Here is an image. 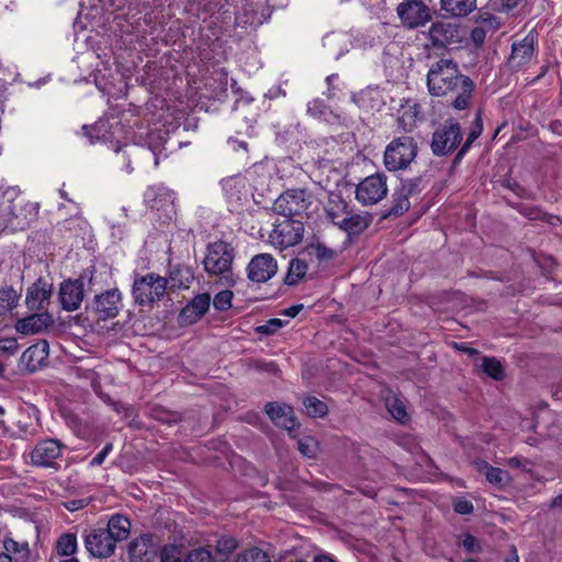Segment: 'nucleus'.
I'll use <instances>...</instances> for the list:
<instances>
[{
	"label": "nucleus",
	"instance_id": "1",
	"mask_svg": "<svg viewBox=\"0 0 562 562\" xmlns=\"http://www.w3.org/2000/svg\"><path fill=\"white\" fill-rule=\"evenodd\" d=\"M427 87L434 97H452L451 104L456 110H465L472 103L474 82L462 75L458 65L450 59H440L430 66Z\"/></svg>",
	"mask_w": 562,
	"mask_h": 562
},
{
	"label": "nucleus",
	"instance_id": "2",
	"mask_svg": "<svg viewBox=\"0 0 562 562\" xmlns=\"http://www.w3.org/2000/svg\"><path fill=\"white\" fill-rule=\"evenodd\" d=\"M417 155V143L411 136L394 138L385 148L384 166L389 171L407 168Z\"/></svg>",
	"mask_w": 562,
	"mask_h": 562
},
{
	"label": "nucleus",
	"instance_id": "3",
	"mask_svg": "<svg viewBox=\"0 0 562 562\" xmlns=\"http://www.w3.org/2000/svg\"><path fill=\"white\" fill-rule=\"evenodd\" d=\"M167 282L164 277L155 273L139 277L133 283V296L140 305L159 301L166 292Z\"/></svg>",
	"mask_w": 562,
	"mask_h": 562
},
{
	"label": "nucleus",
	"instance_id": "4",
	"mask_svg": "<svg viewBox=\"0 0 562 562\" xmlns=\"http://www.w3.org/2000/svg\"><path fill=\"white\" fill-rule=\"evenodd\" d=\"M304 235V224L301 221L285 218L274 225L269 235V243L280 250L300 244Z\"/></svg>",
	"mask_w": 562,
	"mask_h": 562
},
{
	"label": "nucleus",
	"instance_id": "5",
	"mask_svg": "<svg viewBox=\"0 0 562 562\" xmlns=\"http://www.w3.org/2000/svg\"><path fill=\"white\" fill-rule=\"evenodd\" d=\"M312 204V195L306 190H288L274 201L276 213L292 218V216L305 213Z\"/></svg>",
	"mask_w": 562,
	"mask_h": 562
},
{
	"label": "nucleus",
	"instance_id": "6",
	"mask_svg": "<svg viewBox=\"0 0 562 562\" xmlns=\"http://www.w3.org/2000/svg\"><path fill=\"white\" fill-rule=\"evenodd\" d=\"M233 259V248L227 243L215 241L209 245L203 266L209 274L225 276L231 270Z\"/></svg>",
	"mask_w": 562,
	"mask_h": 562
},
{
	"label": "nucleus",
	"instance_id": "7",
	"mask_svg": "<svg viewBox=\"0 0 562 562\" xmlns=\"http://www.w3.org/2000/svg\"><path fill=\"white\" fill-rule=\"evenodd\" d=\"M462 134L460 124L448 120L432 134L431 151L436 156H445L451 153L461 143Z\"/></svg>",
	"mask_w": 562,
	"mask_h": 562
},
{
	"label": "nucleus",
	"instance_id": "8",
	"mask_svg": "<svg viewBox=\"0 0 562 562\" xmlns=\"http://www.w3.org/2000/svg\"><path fill=\"white\" fill-rule=\"evenodd\" d=\"M386 176L375 173L360 181L356 188V199L362 205H373L387 194Z\"/></svg>",
	"mask_w": 562,
	"mask_h": 562
},
{
	"label": "nucleus",
	"instance_id": "9",
	"mask_svg": "<svg viewBox=\"0 0 562 562\" xmlns=\"http://www.w3.org/2000/svg\"><path fill=\"white\" fill-rule=\"evenodd\" d=\"M396 13L404 26L417 29L430 21L429 8L422 0H404L396 7Z\"/></svg>",
	"mask_w": 562,
	"mask_h": 562
},
{
	"label": "nucleus",
	"instance_id": "10",
	"mask_svg": "<svg viewBox=\"0 0 562 562\" xmlns=\"http://www.w3.org/2000/svg\"><path fill=\"white\" fill-rule=\"evenodd\" d=\"M277 272V260L270 254L254 256L247 266V277L256 283L269 281Z\"/></svg>",
	"mask_w": 562,
	"mask_h": 562
},
{
	"label": "nucleus",
	"instance_id": "11",
	"mask_svg": "<svg viewBox=\"0 0 562 562\" xmlns=\"http://www.w3.org/2000/svg\"><path fill=\"white\" fill-rule=\"evenodd\" d=\"M64 445L56 439H45L36 443L31 452V461L36 467L53 468L61 457Z\"/></svg>",
	"mask_w": 562,
	"mask_h": 562
},
{
	"label": "nucleus",
	"instance_id": "12",
	"mask_svg": "<svg viewBox=\"0 0 562 562\" xmlns=\"http://www.w3.org/2000/svg\"><path fill=\"white\" fill-rule=\"evenodd\" d=\"M422 191L419 179H408L401 183L393 194L390 213L402 215L411 207L409 199L419 195Z\"/></svg>",
	"mask_w": 562,
	"mask_h": 562
},
{
	"label": "nucleus",
	"instance_id": "13",
	"mask_svg": "<svg viewBox=\"0 0 562 562\" xmlns=\"http://www.w3.org/2000/svg\"><path fill=\"white\" fill-rule=\"evenodd\" d=\"M85 547L94 558H109L114 553L115 542L104 529H94L86 536Z\"/></svg>",
	"mask_w": 562,
	"mask_h": 562
},
{
	"label": "nucleus",
	"instance_id": "14",
	"mask_svg": "<svg viewBox=\"0 0 562 562\" xmlns=\"http://www.w3.org/2000/svg\"><path fill=\"white\" fill-rule=\"evenodd\" d=\"M85 297L83 283L80 280H66L59 288V301L65 311H77Z\"/></svg>",
	"mask_w": 562,
	"mask_h": 562
},
{
	"label": "nucleus",
	"instance_id": "15",
	"mask_svg": "<svg viewBox=\"0 0 562 562\" xmlns=\"http://www.w3.org/2000/svg\"><path fill=\"white\" fill-rule=\"evenodd\" d=\"M49 346L46 340H41L30 346L21 356L19 368L27 372H35L45 364Z\"/></svg>",
	"mask_w": 562,
	"mask_h": 562
},
{
	"label": "nucleus",
	"instance_id": "16",
	"mask_svg": "<svg viewBox=\"0 0 562 562\" xmlns=\"http://www.w3.org/2000/svg\"><path fill=\"white\" fill-rule=\"evenodd\" d=\"M158 543L153 535H143L128 544L132 562H151L157 554Z\"/></svg>",
	"mask_w": 562,
	"mask_h": 562
},
{
	"label": "nucleus",
	"instance_id": "17",
	"mask_svg": "<svg viewBox=\"0 0 562 562\" xmlns=\"http://www.w3.org/2000/svg\"><path fill=\"white\" fill-rule=\"evenodd\" d=\"M265 413L277 427L291 431L297 425L294 411L288 404L279 402L267 403L265 406Z\"/></svg>",
	"mask_w": 562,
	"mask_h": 562
},
{
	"label": "nucleus",
	"instance_id": "18",
	"mask_svg": "<svg viewBox=\"0 0 562 562\" xmlns=\"http://www.w3.org/2000/svg\"><path fill=\"white\" fill-rule=\"evenodd\" d=\"M535 50L536 36L529 33L521 41L513 43L509 65L513 68L524 67L532 60Z\"/></svg>",
	"mask_w": 562,
	"mask_h": 562
},
{
	"label": "nucleus",
	"instance_id": "19",
	"mask_svg": "<svg viewBox=\"0 0 562 562\" xmlns=\"http://www.w3.org/2000/svg\"><path fill=\"white\" fill-rule=\"evenodd\" d=\"M121 305V293L116 289L108 290L94 296V311L102 319L115 317Z\"/></svg>",
	"mask_w": 562,
	"mask_h": 562
},
{
	"label": "nucleus",
	"instance_id": "20",
	"mask_svg": "<svg viewBox=\"0 0 562 562\" xmlns=\"http://www.w3.org/2000/svg\"><path fill=\"white\" fill-rule=\"evenodd\" d=\"M53 285L38 279L27 290L25 303L32 311L44 310L49 303Z\"/></svg>",
	"mask_w": 562,
	"mask_h": 562
},
{
	"label": "nucleus",
	"instance_id": "21",
	"mask_svg": "<svg viewBox=\"0 0 562 562\" xmlns=\"http://www.w3.org/2000/svg\"><path fill=\"white\" fill-rule=\"evenodd\" d=\"M429 38L434 46L443 47L458 42V29L451 23L439 21L431 24L428 31Z\"/></svg>",
	"mask_w": 562,
	"mask_h": 562
},
{
	"label": "nucleus",
	"instance_id": "22",
	"mask_svg": "<svg viewBox=\"0 0 562 562\" xmlns=\"http://www.w3.org/2000/svg\"><path fill=\"white\" fill-rule=\"evenodd\" d=\"M53 324V317L50 314L35 313L22 319H19L15 324L16 331L23 335H34L42 333Z\"/></svg>",
	"mask_w": 562,
	"mask_h": 562
},
{
	"label": "nucleus",
	"instance_id": "23",
	"mask_svg": "<svg viewBox=\"0 0 562 562\" xmlns=\"http://www.w3.org/2000/svg\"><path fill=\"white\" fill-rule=\"evenodd\" d=\"M211 297L209 294L196 295L180 313L184 323L192 324L199 321L209 310Z\"/></svg>",
	"mask_w": 562,
	"mask_h": 562
},
{
	"label": "nucleus",
	"instance_id": "24",
	"mask_svg": "<svg viewBox=\"0 0 562 562\" xmlns=\"http://www.w3.org/2000/svg\"><path fill=\"white\" fill-rule=\"evenodd\" d=\"M144 201L151 209H164L173 203V193L165 187H149L144 193Z\"/></svg>",
	"mask_w": 562,
	"mask_h": 562
},
{
	"label": "nucleus",
	"instance_id": "25",
	"mask_svg": "<svg viewBox=\"0 0 562 562\" xmlns=\"http://www.w3.org/2000/svg\"><path fill=\"white\" fill-rule=\"evenodd\" d=\"M104 530L109 532V536L116 543L117 541L127 539L130 536L131 521L123 515H113L108 522V528Z\"/></svg>",
	"mask_w": 562,
	"mask_h": 562
},
{
	"label": "nucleus",
	"instance_id": "26",
	"mask_svg": "<svg viewBox=\"0 0 562 562\" xmlns=\"http://www.w3.org/2000/svg\"><path fill=\"white\" fill-rule=\"evenodd\" d=\"M339 221V228L349 235H359L369 226V218L361 214H350L348 211Z\"/></svg>",
	"mask_w": 562,
	"mask_h": 562
},
{
	"label": "nucleus",
	"instance_id": "27",
	"mask_svg": "<svg viewBox=\"0 0 562 562\" xmlns=\"http://www.w3.org/2000/svg\"><path fill=\"white\" fill-rule=\"evenodd\" d=\"M3 548L8 554L12 557L14 562H29L30 561V547L27 541L19 542L12 538L3 540Z\"/></svg>",
	"mask_w": 562,
	"mask_h": 562
},
{
	"label": "nucleus",
	"instance_id": "28",
	"mask_svg": "<svg viewBox=\"0 0 562 562\" xmlns=\"http://www.w3.org/2000/svg\"><path fill=\"white\" fill-rule=\"evenodd\" d=\"M440 3L453 16H465L476 8V0H440Z\"/></svg>",
	"mask_w": 562,
	"mask_h": 562
},
{
	"label": "nucleus",
	"instance_id": "29",
	"mask_svg": "<svg viewBox=\"0 0 562 562\" xmlns=\"http://www.w3.org/2000/svg\"><path fill=\"white\" fill-rule=\"evenodd\" d=\"M385 406L391 416L401 424H405L409 420L404 402L394 393H390L385 396Z\"/></svg>",
	"mask_w": 562,
	"mask_h": 562
},
{
	"label": "nucleus",
	"instance_id": "30",
	"mask_svg": "<svg viewBox=\"0 0 562 562\" xmlns=\"http://www.w3.org/2000/svg\"><path fill=\"white\" fill-rule=\"evenodd\" d=\"M16 195L18 191L14 188L0 187V212L2 213L5 225L11 223L14 217V206L12 202Z\"/></svg>",
	"mask_w": 562,
	"mask_h": 562
},
{
	"label": "nucleus",
	"instance_id": "31",
	"mask_svg": "<svg viewBox=\"0 0 562 562\" xmlns=\"http://www.w3.org/2000/svg\"><path fill=\"white\" fill-rule=\"evenodd\" d=\"M223 189L229 201H239L246 196V181L244 178L234 177L224 180Z\"/></svg>",
	"mask_w": 562,
	"mask_h": 562
},
{
	"label": "nucleus",
	"instance_id": "32",
	"mask_svg": "<svg viewBox=\"0 0 562 562\" xmlns=\"http://www.w3.org/2000/svg\"><path fill=\"white\" fill-rule=\"evenodd\" d=\"M194 279L193 272L189 267H176L169 276L171 288L188 289Z\"/></svg>",
	"mask_w": 562,
	"mask_h": 562
},
{
	"label": "nucleus",
	"instance_id": "33",
	"mask_svg": "<svg viewBox=\"0 0 562 562\" xmlns=\"http://www.w3.org/2000/svg\"><path fill=\"white\" fill-rule=\"evenodd\" d=\"M307 272V263L299 258L292 259L285 276L284 282L288 285L297 284Z\"/></svg>",
	"mask_w": 562,
	"mask_h": 562
},
{
	"label": "nucleus",
	"instance_id": "34",
	"mask_svg": "<svg viewBox=\"0 0 562 562\" xmlns=\"http://www.w3.org/2000/svg\"><path fill=\"white\" fill-rule=\"evenodd\" d=\"M417 104L404 105L400 110L397 124L404 132H411L416 126Z\"/></svg>",
	"mask_w": 562,
	"mask_h": 562
},
{
	"label": "nucleus",
	"instance_id": "35",
	"mask_svg": "<svg viewBox=\"0 0 562 562\" xmlns=\"http://www.w3.org/2000/svg\"><path fill=\"white\" fill-rule=\"evenodd\" d=\"M77 551V538L74 533L61 535L56 542V552L61 557H70Z\"/></svg>",
	"mask_w": 562,
	"mask_h": 562
},
{
	"label": "nucleus",
	"instance_id": "36",
	"mask_svg": "<svg viewBox=\"0 0 562 562\" xmlns=\"http://www.w3.org/2000/svg\"><path fill=\"white\" fill-rule=\"evenodd\" d=\"M20 295L12 288L0 290V315L11 312L19 302Z\"/></svg>",
	"mask_w": 562,
	"mask_h": 562
},
{
	"label": "nucleus",
	"instance_id": "37",
	"mask_svg": "<svg viewBox=\"0 0 562 562\" xmlns=\"http://www.w3.org/2000/svg\"><path fill=\"white\" fill-rule=\"evenodd\" d=\"M306 414L313 418L324 417L327 412V405L315 396H307L304 402Z\"/></svg>",
	"mask_w": 562,
	"mask_h": 562
},
{
	"label": "nucleus",
	"instance_id": "38",
	"mask_svg": "<svg viewBox=\"0 0 562 562\" xmlns=\"http://www.w3.org/2000/svg\"><path fill=\"white\" fill-rule=\"evenodd\" d=\"M483 131V121L481 116V112L479 111L476 113V116L474 119V124L471 130V132L468 135V138L465 143L462 145L461 149L459 150L457 157H462L471 147L472 143L482 134Z\"/></svg>",
	"mask_w": 562,
	"mask_h": 562
},
{
	"label": "nucleus",
	"instance_id": "39",
	"mask_svg": "<svg viewBox=\"0 0 562 562\" xmlns=\"http://www.w3.org/2000/svg\"><path fill=\"white\" fill-rule=\"evenodd\" d=\"M483 131V121L481 116V112L479 111L476 113V116L474 119V124L471 130V132L468 135V138L465 143L462 145L461 149L459 150L457 157H462L471 147L472 143L482 134Z\"/></svg>",
	"mask_w": 562,
	"mask_h": 562
},
{
	"label": "nucleus",
	"instance_id": "40",
	"mask_svg": "<svg viewBox=\"0 0 562 562\" xmlns=\"http://www.w3.org/2000/svg\"><path fill=\"white\" fill-rule=\"evenodd\" d=\"M483 131V121L481 116V112L479 111L476 113V116L474 119V124L471 130V132L468 135V138L465 143L462 145L461 149L459 150L457 157H462L471 147L472 143L482 134Z\"/></svg>",
	"mask_w": 562,
	"mask_h": 562
},
{
	"label": "nucleus",
	"instance_id": "41",
	"mask_svg": "<svg viewBox=\"0 0 562 562\" xmlns=\"http://www.w3.org/2000/svg\"><path fill=\"white\" fill-rule=\"evenodd\" d=\"M297 449L302 456L313 459L319 451V443L314 437L304 436L297 441Z\"/></svg>",
	"mask_w": 562,
	"mask_h": 562
},
{
	"label": "nucleus",
	"instance_id": "42",
	"mask_svg": "<svg viewBox=\"0 0 562 562\" xmlns=\"http://www.w3.org/2000/svg\"><path fill=\"white\" fill-rule=\"evenodd\" d=\"M485 476L491 484L496 485L498 487L506 486L510 481L507 471L490 465H486Z\"/></svg>",
	"mask_w": 562,
	"mask_h": 562
},
{
	"label": "nucleus",
	"instance_id": "43",
	"mask_svg": "<svg viewBox=\"0 0 562 562\" xmlns=\"http://www.w3.org/2000/svg\"><path fill=\"white\" fill-rule=\"evenodd\" d=\"M481 367L483 372L494 380H502L504 378L503 366L495 358L485 357Z\"/></svg>",
	"mask_w": 562,
	"mask_h": 562
},
{
	"label": "nucleus",
	"instance_id": "44",
	"mask_svg": "<svg viewBox=\"0 0 562 562\" xmlns=\"http://www.w3.org/2000/svg\"><path fill=\"white\" fill-rule=\"evenodd\" d=\"M236 562H270V559L263 550L254 547L239 553Z\"/></svg>",
	"mask_w": 562,
	"mask_h": 562
},
{
	"label": "nucleus",
	"instance_id": "45",
	"mask_svg": "<svg viewBox=\"0 0 562 562\" xmlns=\"http://www.w3.org/2000/svg\"><path fill=\"white\" fill-rule=\"evenodd\" d=\"M347 211V205L342 200L330 201L326 209L327 216L336 226H339L338 220H341V217L346 215Z\"/></svg>",
	"mask_w": 562,
	"mask_h": 562
},
{
	"label": "nucleus",
	"instance_id": "46",
	"mask_svg": "<svg viewBox=\"0 0 562 562\" xmlns=\"http://www.w3.org/2000/svg\"><path fill=\"white\" fill-rule=\"evenodd\" d=\"M184 562H214V558L209 549L198 548L189 552Z\"/></svg>",
	"mask_w": 562,
	"mask_h": 562
},
{
	"label": "nucleus",
	"instance_id": "47",
	"mask_svg": "<svg viewBox=\"0 0 562 562\" xmlns=\"http://www.w3.org/2000/svg\"><path fill=\"white\" fill-rule=\"evenodd\" d=\"M161 562H181V550L179 546L168 544L160 551Z\"/></svg>",
	"mask_w": 562,
	"mask_h": 562
},
{
	"label": "nucleus",
	"instance_id": "48",
	"mask_svg": "<svg viewBox=\"0 0 562 562\" xmlns=\"http://www.w3.org/2000/svg\"><path fill=\"white\" fill-rule=\"evenodd\" d=\"M233 292L224 290L217 293L213 300V305L217 311H227L232 306Z\"/></svg>",
	"mask_w": 562,
	"mask_h": 562
},
{
	"label": "nucleus",
	"instance_id": "49",
	"mask_svg": "<svg viewBox=\"0 0 562 562\" xmlns=\"http://www.w3.org/2000/svg\"><path fill=\"white\" fill-rule=\"evenodd\" d=\"M283 321L280 318H270L265 324L257 326L256 331L261 335H273L283 326Z\"/></svg>",
	"mask_w": 562,
	"mask_h": 562
},
{
	"label": "nucleus",
	"instance_id": "50",
	"mask_svg": "<svg viewBox=\"0 0 562 562\" xmlns=\"http://www.w3.org/2000/svg\"><path fill=\"white\" fill-rule=\"evenodd\" d=\"M345 42L346 36L344 35L331 34L324 37V46L331 49V53L335 55L336 58L340 57L344 54V52L347 50V48L335 52L334 46Z\"/></svg>",
	"mask_w": 562,
	"mask_h": 562
},
{
	"label": "nucleus",
	"instance_id": "51",
	"mask_svg": "<svg viewBox=\"0 0 562 562\" xmlns=\"http://www.w3.org/2000/svg\"><path fill=\"white\" fill-rule=\"evenodd\" d=\"M311 249L314 256L321 261L330 260L335 257V251L323 244L312 245Z\"/></svg>",
	"mask_w": 562,
	"mask_h": 562
},
{
	"label": "nucleus",
	"instance_id": "52",
	"mask_svg": "<svg viewBox=\"0 0 562 562\" xmlns=\"http://www.w3.org/2000/svg\"><path fill=\"white\" fill-rule=\"evenodd\" d=\"M453 509L457 514L469 515L473 512L474 507L470 501L457 498L453 501Z\"/></svg>",
	"mask_w": 562,
	"mask_h": 562
},
{
	"label": "nucleus",
	"instance_id": "53",
	"mask_svg": "<svg viewBox=\"0 0 562 562\" xmlns=\"http://www.w3.org/2000/svg\"><path fill=\"white\" fill-rule=\"evenodd\" d=\"M19 349V344L14 338H7L0 340V355L8 353L14 355Z\"/></svg>",
	"mask_w": 562,
	"mask_h": 562
},
{
	"label": "nucleus",
	"instance_id": "54",
	"mask_svg": "<svg viewBox=\"0 0 562 562\" xmlns=\"http://www.w3.org/2000/svg\"><path fill=\"white\" fill-rule=\"evenodd\" d=\"M326 109L327 108H326L325 103L322 100H319V99L313 100L307 105V112L310 114H312L313 116H322V115H324L325 112H326Z\"/></svg>",
	"mask_w": 562,
	"mask_h": 562
},
{
	"label": "nucleus",
	"instance_id": "55",
	"mask_svg": "<svg viewBox=\"0 0 562 562\" xmlns=\"http://www.w3.org/2000/svg\"><path fill=\"white\" fill-rule=\"evenodd\" d=\"M216 548L222 553H229L237 548V541L234 538H222L217 541Z\"/></svg>",
	"mask_w": 562,
	"mask_h": 562
},
{
	"label": "nucleus",
	"instance_id": "56",
	"mask_svg": "<svg viewBox=\"0 0 562 562\" xmlns=\"http://www.w3.org/2000/svg\"><path fill=\"white\" fill-rule=\"evenodd\" d=\"M113 445L111 442L106 443L103 449L95 454V457L91 460L90 465L91 467H98L101 465L108 454L112 451Z\"/></svg>",
	"mask_w": 562,
	"mask_h": 562
},
{
	"label": "nucleus",
	"instance_id": "57",
	"mask_svg": "<svg viewBox=\"0 0 562 562\" xmlns=\"http://www.w3.org/2000/svg\"><path fill=\"white\" fill-rule=\"evenodd\" d=\"M462 546L464 547L465 550H468L470 552L480 551V546L477 543L476 538H474L471 535H465L464 536V538L462 540Z\"/></svg>",
	"mask_w": 562,
	"mask_h": 562
},
{
	"label": "nucleus",
	"instance_id": "58",
	"mask_svg": "<svg viewBox=\"0 0 562 562\" xmlns=\"http://www.w3.org/2000/svg\"><path fill=\"white\" fill-rule=\"evenodd\" d=\"M303 310L302 304L292 305L285 308L282 314L289 317H295Z\"/></svg>",
	"mask_w": 562,
	"mask_h": 562
},
{
	"label": "nucleus",
	"instance_id": "59",
	"mask_svg": "<svg viewBox=\"0 0 562 562\" xmlns=\"http://www.w3.org/2000/svg\"><path fill=\"white\" fill-rule=\"evenodd\" d=\"M506 463H507V465H509L512 468H520V467L525 465L526 460L520 457H513V458H509L506 461Z\"/></svg>",
	"mask_w": 562,
	"mask_h": 562
},
{
	"label": "nucleus",
	"instance_id": "60",
	"mask_svg": "<svg viewBox=\"0 0 562 562\" xmlns=\"http://www.w3.org/2000/svg\"><path fill=\"white\" fill-rule=\"evenodd\" d=\"M314 562H336V561L329 555L321 554L315 558Z\"/></svg>",
	"mask_w": 562,
	"mask_h": 562
},
{
	"label": "nucleus",
	"instance_id": "61",
	"mask_svg": "<svg viewBox=\"0 0 562 562\" xmlns=\"http://www.w3.org/2000/svg\"><path fill=\"white\" fill-rule=\"evenodd\" d=\"M551 507H562V494L554 497L551 502Z\"/></svg>",
	"mask_w": 562,
	"mask_h": 562
},
{
	"label": "nucleus",
	"instance_id": "62",
	"mask_svg": "<svg viewBox=\"0 0 562 562\" xmlns=\"http://www.w3.org/2000/svg\"><path fill=\"white\" fill-rule=\"evenodd\" d=\"M483 31L482 30H477L475 29L473 32H472V36L475 41H481L482 37H483Z\"/></svg>",
	"mask_w": 562,
	"mask_h": 562
},
{
	"label": "nucleus",
	"instance_id": "63",
	"mask_svg": "<svg viewBox=\"0 0 562 562\" xmlns=\"http://www.w3.org/2000/svg\"><path fill=\"white\" fill-rule=\"evenodd\" d=\"M12 561H14V560L7 552L5 553H0V562H12Z\"/></svg>",
	"mask_w": 562,
	"mask_h": 562
},
{
	"label": "nucleus",
	"instance_id": "64",
	"mask_svg": "<svg viewBox=\"0 0 562 562\" xmlns=\"http://www.w3.org/2000/svg\"><path fill=\"white\" fill-rule=\"evenodd\" d=\"M505 562H519V558L516 552L513 555L508 557Z\"/></svg>",
	"mask_w": 562,
	"mask_h": 562
}]
</instances>
